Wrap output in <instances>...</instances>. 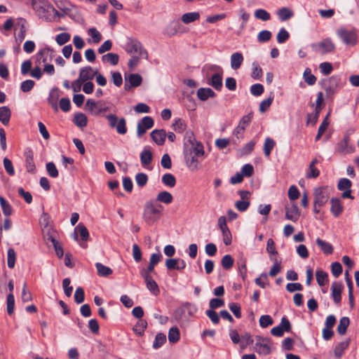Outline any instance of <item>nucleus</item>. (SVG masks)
Here are the masks:
<instances>
[{
  "mask_svg": "<svg viewBox=\"0 0 359 359\" xmlns=\"http://www.w3.org/2000/svg\"><path fill=\"white\" fill-rule=\"evenodd\" d=\"M319 69L322 74L328 75L332 72L333 67L330 62H324L320 64Z\"/></svg>",
  "mask_w": 359,
  "mask_h": 359,
  "instance_id": "64",
  "label": "nucleus"
},
{
  "mask_svg": "<svg viewBox=\"0 0 359 359\" xmlns=\"http://www.w3.org/2000/svg\"><path fill=\"white\" fill-rule=\"evenodd\" d=\"M337 151L342 154H351L355 151V146L349 143L348 135H345L339 142Z\"/></svg>",
  "mask_w": 359,
  "mask_h": 359,
  "instance_id": "15",
  "label": "nucleus"
},
{
  "mask_svg": "<svg viewBox=\"0 0 359 359\" xmlns=\"http://www.w3.org/2000/svg\"><path fill=\"white\" fill-rule=\"evenodd\" d=\"M273 100V97L271 96L267 99L262 100L259 104V110L261 113L266 111L271 105Z\"/></svg>",
  "mask_w": 359,
  "mask_h": 359,
  "instance_id": "58",
  "label": "nucleus"
},
{
  "mask_svg": "<svg viewBox=\"0 0 359 359\" xmlns=\"http://www.w3.org/2000/svg\"><path fill=\"white\" fill-rule=\"evenodd\" d=\"M7 304V312L8 315H12L14 312L15 309V298L13 293H9L7 296L6 299Z\"/></svg>",
  "mask_w": 359,
  "mask_h": 359,
  "instance_id": "50",
  "label": "nucleus"
},
{
  "mask_svg": "<svg viewBox=\"0 0 359 359\" xmlns=\"http://www.w3.org/2000/svg\"><path fill=\"white\" fill-rule=\"evenodd\" d=\"M271 348L272 343L269 338L257 337L255 350L259 354L264 355H269L271 351Z\"/></svg>",
  "mask_w": 359,
  "mask_h": 359,
  "instance_id": "10",
  "label": "nucleus"
},
{
  "mask_svg": "<svg viewBox=\"0 0 359 359\" xmlns=\"http://www.w3.org/2000/svg\"><path fill=\"white\" fill-rule=\"evenodd\" d=\"M316 276L317 283L320 286H323L328 282L327 273L321 269L316 271Z\"/></svg>",
  "mask_w": 359,
  "mask_h": 359,
  "instance_id": "41",
  "label": "nucleus"
},
{
  "mask_svg": "<svg viewBox=\"0 0 359 359\" xmlns=\"http://www.w3.org/2000/svg\"><path fill=\"white\" fill-rule=\"evenodd\" d=\"M111 128H115L120 135H125L127 133L126 121L124 118H119L116 114H108L105 116Z\"/></svg>",
  "mask_w": 359,
  "mask_h": 359,
  "instance_id": "7",
  "label": "nucleus"
},
{
  "mask_svg": "<svg viewBox=\"0 0 359 359\" xmlns=\"http://www.w3.org/2000/svg\"><path fill=\"white\" fill-rule=\"evenodd\" d=\"M350 320L348 317H342L337 326V332L340 335H344L346 332V330L349 325Z\"/></svg>",
  "mask_w": 359,
  "mask_h": 359,
  "instance_id": "40",
  "label": "nucleus"
},
{
  "mask_svg": "<svg viewBox=\"0 0 359 359\" xmlns=\"http://www.w3.org/2000/svg\"><path fill=\"white\" fill-rule=\"evenodd\" d=\"M337 35L346 46H353L358 42V34L354 29L339 28L337 30Z\"/></svg>",
  "mask_w": 359,
  "mask_h": 359,
  "instance_id": "3",
  "label": "nucleus"
},
{
  "mask_svg": "<svg viewBox=\"0 0 359 359\" xmlns=\"http://www.w3.org/2000/svg\"><path fill=\"white\" fill-rule=\"evenodd\" d=\"M207 68L209 71L215 72L208 83L212 86L216 90H221L222 88L223 69L221 67L215 65L208 66Z\"/></svg>",
  "mask_w": 359,
  "mask_h": 359,
  "instance_id": "4",
  "label": "nucleus"
},
{
  "mask_svg": "<svg viewBox=\"0 0 359 359\" xmlns=\"http://www.w3.org/2000/svg\"><path fill=\"white\" fill-rule=\"evenodd\" d=\"M254 15L255 18L262 21H268L271 19L270 13L263 8H259L255 10Z\"/></svg>",
  "mask_w": 359,
  "mask_h": 359,
  "instance_id": "42",
  "label": "nucleus"
},
{
  "mask_svg": "<svg viewBox=\"0 0 359 359\" xmlns=\"http://www.w3.org/2000/svg\"><path fill=\"white\" fill-rule=\"evenodd\" d=\"M190 153L191 156H203L204 148L203 144L197 142L191 131H187L184 136V156H188Z\"/></svg>",
  "mask_w": 359,
  "mask_h": 359,
  "instance_id": "2",
  "label": "nucleus"
},
{
  "mask_svg": "<svg viewBox=\"0 0 359 359\" xmlns=\"http://www.w3.org/2000/svg\"><path fill=\"white\" fill-rule=\"evenodd\" d=\"M70 34L69 33H60L55 36V41L60 46H62L70 40Z\"/></svg>",
  "mask_w": 359,
  "mask_h": 359,
  "instance_id": "56",
  "label": "nucleus"
},
{
  "mask_svg": "<svg viewBox=\"0 0 359 359\" xmlns=\"http://www.w3.org/2000/svg\"><path fill=\"white\" fill-rule=\"evenodd\" d=\"M97 69H93L90 66H87L80 69L79 78L80 79V80L83 81V82H86L93 79V78L95 76V75H97Z\"/></svg>",
  "mask_w": 359,
  "mask_h": 359,
  "instance_id": "17",
  "label": "nucleus"
},
{
  "mask_svg": "<svg viewBox=\"0 0 359 359\" xmlns=\"http://www.w3.org/2000/svg\"><path fill=\"white\" fill-rule=\"evenodd\" d=\"M147 288L155 296H157L160 293V290L156 282L152 278L151 276H144L143 278Z\"/></svg>",
  "mask_w": 359,
  "mask_h": 359,
  "instance_id": "24",
  "label": "nucleus"
},
{
  "mask_svg": "<svg viewBox=\"0 0 359 359\" xmlns=\"http://www.w3.org/2000/svg\"><path fill=\"white\" fill-rule=\"evenodd\" d=\"M55 51L50 48H45L41 49L37 54L39 60L42 62L46 63L50 62L54 57Z\"/></svg>",
  "mask_w": 359,
  "mask_h": 359,
  "instance_id": "22",
  "label": "nucleus"
},
{
  "mask_svg": "<svg viewBox=\"0 0 359 359\" xmlns=\"http://www.w3.org/2000/svg\"><path fill=\"white\" fill-rule=\"evenodd\" d=\"M166 341L165 334L163 333H158L156 335L155 339L154 341L152 347L154 349H158L161 347Z\"/></svg>",
  "mask_w": 359,
  "mask_h": 359,
  "instance_id": "44",
  "label": "nucleus"
},
{
  "mask_svg": "<svg viewBox=\"0 0 359 359\" xmlns=\"http://www.w3.org/2000/svg\"><path fill=\"white\" fill-rule=\"evenodd\" d=\"M244 60L241 53L236 52L231 55V67L233 69H239Z\"/></svg>",
  "mask_w": 359,
  "mask_h": 359,
  "instance_id": "29",
  "label": "nucleus"
},
{
  "mask_svg": "<svg viewBox=\"0 0 359 359\" xmlns=\"http://www.w3.org/2000/svg\"><path fill=\"white\" fill-rule=\"evenodd\" d=\"M304 79L307 84L312 86L316 81V76L311 74V71L310 69L307 68L304 72Z\"/></svg>",
  "mask_w": 359,
  "mask_h": 359,
  "instance_id": "54",
  "label": "nucleus"
},
{
  "mask_svg": "<svg viewBox=\"0 0 359 359\" xmlns=\"http://www.w3.org/2000/svg\"><path fill=\"white\" fill-rule=\"evenodd\" d=\"M88 34L93 39V42L98 43L102 39V35L95 27H91L88 30Z\"/></svg>",
  "mask_w": 359,
  "mask_h": 359,
  "instance_id": "51",
  "label": "nucleus"
},
{
  "mask_svg": "<svg viewBox=\"0 0 359 359\" xmlns=\"http://www.w3.org/2000/svg\"><path fill=\"white\" fill-rule=\"evenodd\" d=\"M291 331V324L287 317L284 316L281 318L279 325L271 329V333L276 337H282L284 332Z\"/></svg>",
  "mask_w": 359,
  "mask_h": 359,
  "instance_id": "11",
  "label": "nucleus"
},
{
  "mask_svg": "<svg viewBox=\"0 0 359 359\" xmlns=\"http://www.w3.org/2000/svg\"><path fill=\"white\" fill-rule=\"evenodd\" d=\"M79 235L81 236V239L84 241H86L89 238V233L87 228L83 224H79L74 229V238L76 241H78Z\"/></svg>",
  "mask_w": 359,
  "mask_h": 359,
  "instance_id": "23",
  "label": "nucleus"
},
{
  "mask_svg": "<svg viewBox=\"0 0 359 359\" xmlns=\"http://www.w3.org/2000/svg\"><path fill=\"white\" fill-rule=\"evenodd\" d=\"M180 27L179 22L172 21L170 23V25L166 28V33L170 36H173L177 33L178 29Z\"/></svg>",
  "mask_w": 359,
  "mask_h": 359,
  "instance_id": "52",
  "label": "nucleus"
},
{
  "mask_svg": "<svg viewBox=\"0 0 359 359\" xmlns=\"http://www.w3.org/2000/svg\"><path fill=\"white\" fill-rule=\"evenodd\" d=\"M180 339V331L176 327H172L168 332V340L171 343H176Z\"/></svg>",
  "mask_w": 359,
  "mask_h": 359,
  "instance_id": "49",
  "label": "nucleus"
},
{
  "mask_svg": "<svg viewBox=\"0 0 359 359\" xmlns=\"http://www.w3.org/2000/svg\"><path fill=\"white\" fill-rule=\"evenodd\" d=\"M142 78L140 74H132L126 79L125 89L129 90L130 88H135L141 85Z\"/></svg>",
  "mask_w": 359,
  "mask_h": 359,
  "instance_id": "20",
  "label": "nucleus"
},
{
  "mask_svg": "<svg viewBox=\"0 0 359 359\" xmlns=\"http://www.w3.org/2000/svg\"><path fill=\"white\" fill-rule=\"evenodd\" d=\"M21 299L24 303L30 302L32 299V293L27 290L26 283H24L22 287Z\"/></svg>",
  "mask_w": 359,
  "mask_h": 359,
  "instance_id": "60",
  "label": "nucleus"
},
{
  "mask_svg": "<svg viewBox=\"0 0 359 359\" xmlns=\"http://www.w3.org/2000/svg\"><path fill=\"white\" fill-rule=\"evenodd\" d=\"M329 196L326 189L323 187H318L314 189L313 203L318 206H323L328 201Z\"/></svg>",
  "mask_w": 359,
  "mask_h": 359,
  "instance_id": "14",
  "label": "nucleus"
},
{
  "mask_svg": "<svg viewBox=\"0 0 359 359\" xmlns=\"http://www.w3.org/2000/svg\"><path fill=\"white\" fill-rule=\"evenodd\" d=\"M0 205H1V208L2 209L3 213L4 214V215L9 216L12 214L13 209H12L11 205L1 196H0Z\"/></svg>",
  "mask_w": 359,
  "mask_h": 359,
  "instance_id": "46",
  "label": "nucleus"
},
{
  "mask_svg": "<svg viewBox=\"0 0 359 359\" xmlns=\"http://www.w3.org/2000/svg\"><path fill=\"white\" fill-rule=\"evenodd\" d=\"M184 156L186 164H187V167L191 170H196L198 169L199 162H198V158L199 157H201L202 156H195V155L191 156V154L189 153L188 156Z\"/></svg>",
  "mask_w": 359,
  "mask_h": 359,
  "instance_id": "26",
  "label": "nucleus"
},
{
  "mask_svg": "<svg viewBox=\"0 0 359 359\" xmlns=\"http://www.w3.org/2000/svg\"><path fill=\"white\" fill-rule=\"evenodd\" d=\"M273 323V321L272 318L269 315H263L259 318V325L263 328H266L269 325H271Z\"/></svg>",
  "mask_w": 359,
  "mask_h": 359,
  "instance_id": "63",
  "label": "nucleus"
},
{
  "mask_svg": "<svg viewBox=\"0 0 359 359\" xmlns=\"http://www.w3.org/2000/svg\"><path fill=\"white\" fill-rule=\"evenodd\" d=\"M140 158L142 165L144 168H147L151 163L153 156L150 149L148 147H145L143 149L140 153Z\"/></svg>",
  "mask_w": 359,
  "mask_h": 359,
  "instance_id": "21",
  "label": "nucleus"
},
{
  "mask_svg": "<svg viewBox=\"0 0 359 359\" xmlns=\"http://www.w3.org/2000/svg\"><path fill=\"white\" fill-rule=\"evenodd\" d=\"M277 15L281 21H285L293 16V12L288 8L283 7L277 11Z\"/></svg>",
  "mask_w": 359,
  "mask_h": 359,
  "instance_id": "38",
  "label": "nucleus"
},
{
  "mask_svg": "<svg viewBox=\"0 0 359 359\" xmlns=\"http://www.w3.org/2000/svg\"><path fill=\"white\" fill-rule=\"evenodd\" d=\"M16 253L13 248H9L7 252V264L9 269H13L15 264Z\"/></svg>",
  "mask_w": 359,
  "mask_h": 359,
  "instance_id": "47",
  "label": "nucleus"
},
{
  "mask_svg": "<svg viewBox=\"0 0 359 359\" xmlns=\"http://www.w3.org/2000/svg\"><path fill=\"white\" fill-rule=\"evenodd\" d=\"M290 37L288 32L285 28H281L277 34V41L279 43H285Z\"/></svg>",
  "mask_w": 359,
  "mask_h": 359,
  "instance_id": "61",
  "label": "nucleus"
},
{
  "mask_svg": "<svg viewBox=\"0 0 359 359\" xmlns=\"http://www.w3.org/2000/svg\"><path fill=\"white\" fill-rule=\"evenodd\" d=\"M154 120L150 116H144L137 126V135L139 137H142L147 130L154 126Z\"/></svg>",
  "mask_w": 359,
  "mask_h": 359,
  "instance_id": "12",
  "label": "nucleus"
},
{
  "mask_svg": "<svg viewBox=\"0 0 359 359\" xmlns=\"http://www.w3.org/2000/svg\"><path fill=\"white\" fill-rule=\"evenodd\" d=\"M102 60L105 63H110L111 65H116L119 60V57L116 53H109L102 57Z\"/></svg>",
  "mask_w": 359,
  "mask_h": 359,
  "instance_id": "36",
  "label": "nucleus"
},
{
  "mask_svg": "<svg viewBox=\"0 0 359 359\" xmlns=\"http://www.w3.org/2000/svg\"><path fill=\"white\" fill-rule=\"evenodd\" d=\"M197 97L201 101H206L210 97H215V93L210 88H201L197 90Z\"/></svg>",
  "mask_w": 359,
  "mask_h": 359,
  "instance_id": "28",
  "label": "nucleus"
},
{
  "mask_svg": "<svg viewBox=\"0 0 359 359\" xmlns=\"http://www.w3.org/2000/svg\"><path fill=\"white\" fill-rule=\"evenodd\" d=\"M300 216V211L295 203L285 207V218L292 222H296Z\"/></svg>",
  "mask_w": 359,
  "mask_h": 359,
  "instance_id": "18",
  "label": "nucleus"
},
{
  "mask_svg": "<svg viewBox=\"0 0 359 359\" xmlns=\"http://www.w3.org/2000/svg\"><path fill=\"white\" fill-rule=\"evenodd\" d=\"M162 212V205L154 200H149L144 205L142 219L147 224L152 225L161 218Z\"/></svg>",
  "mask_w": 359,
  "mask_h": 359,
  "instance_id": "1",
  "label": "nucleus"
},
{
  "mask_svg": "<svg viewBox=\"0 0 359 359\" xmlns=\"http://www.w3.org/2000/svg\"><path fill=\"white\" fill-rule=\"evenodd\" d=\"M95 267L97 269L98 275L102 277L109 276L113 272L111 269L99 262L95 264Z\"/></svg>",
  "mask_w": 359,
  "mask_h": 359,
  "instance_id": "37",
  "label": "nucleus"
},
{
  "mask_svg": "<svg viewBox=\"0 0 359 359\" xmlns=\"http://www.w3.org/2000/svg\"><path fill=\"white\" fill-rule=\"evenodd\" d=\"M180 311L183 313H188L189 316H193L197 311V307L191 303H185L183 304Z\"/></svg>",
  "mask_w": 359,
  "mask_h": 359,
  "instance_id": "53",
  "label": "nucleus"
},
{
  "mask_svg": "<svg viewBox=\"0 0 359 359\" xmlns=\"http://www.w3.org/2000/svg\"><path fill=\"white\" fill-rule=\"evenodd\" d=\"M187 128V124L184 120L182 118H177L175 120V123L172 124L173 130L179 133H183Z\"/></svg>",
  "mask_w": 359,
  "mask_h": 359,
  "instance_id": "48",
  "label": "nucleus"
},
{
  "mask_svg": "<svg viewBox=\"0 0 359 359\" xmlns=\"http://www.w3.org/2000/svg\"><path fill=\"white\" fill-rule=\"evenodd\" d=\"M200 19V13L198 12L187 13L182 15V21L185 24H189Z\"/></svg>",
  "mask_w": 359,
  "mask_h": 359,
  "instance_id": "33",
  "label": "nucleus"
},
{
  "mask_svg": "<svg viewBox=\"0 0 359 359\" xmlns=\"http://www.w3.org/2000/svg\"><path fill=\"white\" fill-rule=\"evenodd\" d=\"M316 242L318 246L320 248L321 250L325 254L330 255L333 252V247L330 243H327L319 238L316 239Z\"/></svg>",
  "mask_w": 359,
  "mask_h": 359,
  "instance_id": "32",
  "label": "nucleus"
},
{
  "mask_svg": "<svg viewBox=\"0 0 359 359\" xmlns=\"http://www.w3.org/2000/svg\"><path fill=\"white\" fill-rule=\"evenodd\" d=\"M221 264L224 269L229 270L233 265V259L231 255H226L222 257Z\"/></svg>",
  "mask_w": 359,
  "mask_h": 359,
  "instance_id": "55",
  "label": "nucleus"
},
{
  "mask_svg": "<svg viewBox=\"0 0 359 359\" xmlns=\"http://www.w3.org/2000/svg\"><path fill=\"white\" fill-rule=\"evenodd\" d=\"M150 135L153 141L158 145H163L164 144L166 137V133L164 130H154L151 133Z\"/></svg>",
  "mask_w": 359,
  "mask_h": 359,
  "instance_id": "25",
  "label": "nucleus"
},
{
  "mask_svg": "<svg viewBox=\"0 0 359 359\" xmlns=\"http://www.w3.org/2000/svg\"><path fill=\"white\" fill-rule=\"evenodd\" d=\"M311 47L313 51L321 55L333 53L336 48L330 38H325L318 43H313L311 45Z\"/></svg>",
  "mask_w": 359,
  "mask_h": 359,
  "instance_id": "6",
  "label": "nucleus"
},
{
  "mask_svg": "<svg viewBox=\"0 0 359 359\" xmlns=\"http://www.w3.org/2000/svg\"><path fill=\"white\" fill-rule=\"evenodd\" d=\"M135 181L139 187H143L144 186L146 185L148 181V177L146 174L143 172H140L136 175Z\"/></svg>",
  "mask_w": 359,
  "mask_h": 359,
  "instance_id": "62",
  "label": "nucleus"
},
{
  "mask_svg": "<svg viewBox=\"0 0 359 359\" xmlns=\"http://www.w3.org/2000/svg\"><path fill=\"white\" fill-rule=\"evenodd\" d=\"M11 116V111L8 107L4 106L0 107V121L3 125H8Z\"/></svg>",
  "mask_w": 359,
  "mask_h": 359,
  "instance_id": "30",
  "label": "nucleus"
},
{
  "mask_svg": "<svg viewBox=\"0 0 359 359\" xmlns=\"http://www.w3.org/2000/svg\"><path fill=\"white\" fill-rule=\"evenodd\" d=\"M330 203H331V208H330L331 212L335 217H339L341 214V212H343V210H344V208L341 203L340 200L338 198H332L330 200Z\"/></svg>",
  "mask_w": 359,
  "mask_h": 359,
  "instance_id": "27",
  "label": "nucleus"
},
{
  "mask_svg": "<svg viewBox=\"0 0 359 359\" xmlns=\"http://www.w3.org/2000/svg\"><path fill=\"white\" fill-rule=\"evenodd\" d=\"M275 144H276V142L273 139H271L270 137L266 138L264 144V153L266 156L268 157L270 156V154H271L272 149H273V147H275Z\"/></svg>",
  "mask_w": 359,
  "mask_h": 359,
  "instance_id": "45",
  "label": "nucleus"
},
{
  "mask_svg": "<svg viewBox=\"0 0 359 359\" xmlns=\"http://www.w3.org/2000/svg\"><path fill=\"white\" fill-rule=\"evenodd\" d=\"M350 340H346L339 343L334 348V355L337 358H341L344 351L348 347Z\"/></svg>",
  "mask_w": 359,
  "mask_h": 359,
  "instance_id": "39",
  "label": "nucleus"
},
{
  "mask_svg": "<svg viewBox=\"0 0 359 359\" xmlns=\"http://www.w3.org/2000/svg\"><path fill=\"white\" fill-rule=\"evenodd\" d=\"M352 186V182L350 180L347 178H341L338 182L337 188L340 191H343L341 194V196L344 198H351L353 197L351 196V187Z\"/></svg>",
  "mask_w": 359,
  "mask_h": 359,
  "instance_id": "13",
  "label": "nucleus"
},
{
  "mask_svg": "<svg viewBox=\"0 0 359 359\" xmlns=\"http://www.w3.org/2000/svg\"><path fill=\"white\" fill-rule=\"evenodd\" d=\"M162 183L170 188H172L176 184V178L175 177L170 173H165L162 176L161 178Z\"/></svg>",
  "mask_w": 359,
  "mask_h": 359,
  "instance_id": "35",
  "label": "nucleus"
},
{
  "mask_svg": "<svg viewBox=\"0 0 359 359\" xmlns=\"http://www.w3.org/2000/svg\"><path fill=\"white\" fill-rule=\"evenodd\" d=\"M172 201V195L167 191H160L156 196V201L160 203H163L168 205L171 203Z\"/></svg>",
  "mask_w": 359,
  "mask_h": 359,
  "instance_id": "31",
  "label": "nucleus"
},
{
  "mask_svg": "<svg viewBox=\"0 0 359 359\" xmlns=\"http://www.w3.org/2000/svg\"><path fill=\"white\" fill-rule=\"evenodd\" d=\"M344 289V285L340 282H333L331 285V296L334 303L339 305L341 299V292Z\"/></svg>",
  "mask_w": 359,
  "mask_h": 359,
  "instance_id": "16",
  "label": "nucleus"
},
{
  "mask_svg": "<svg viewBox=\"0 0 359 359\" xmlns=\"http://www.w3.org/2000/svg\"><path fill=\"white\" fill-rule=\"evenodd\" d=\"M86 105L90 113L94 116H99L102 113L109 111L110 109L108 104L102 100L95 102L93 100L88 99L86 101Z\"/></svg>",
  "mask_w": 359,
  "mask_h": 359,
  "instance_id": "8",
  "label": "nucleus"
},
{
  "mask_svg": "<svg viewBox=\"0 0 359 359\" xmlns=\"http://www.w3.org/2000/svg\"><path fill=\"white\" fill-rule=\"evenodd\" d=\"M25 167L26 170L29 173H35L36 166L34 161L33 151L30 149H26L25 151Z\"/></svg>",
  "mask_w": 359,
  "mask_h": 359,
  "instance_id": "19",
  "label": "nucleus"
},
{
  "mask_svg": "<svg viewBox=\"0 0 359 359\" xmlns=\"http://www.w3.org/2000/svg\"><path fill=\"white\" fill-rule=\"evenodd\" d=\"M46 170L50 177L56 178L58 177V170L53 162H49L46 164Z\"/></svg>",
  "mask_w": 359,
  "mask_h": 359,
  "instance_id": "59",
  "label": "nucleus"
},
{
  "mask_svg": "<svg viewBox=\"0 0 359 359\" xmlns=\"http://www.w3.org/2000/svg\"><path fill=\"white\" fill-rule=\"evenodd\" d=\"M74 123L79 128H83L87 126V116L83 113L76 114L74 116Z\"/></svg>",
  "mask_w": 359,
  "mask_h": 359,
  "instance_id": "43",
  "label": "nucleus"
},
{
  "mask_svg": "<svg viewBox=\"0 0 359 359\" xmlns=\"http://www.w3.org/2000/svg\"><path fill=\"white\" fill-rule=\"evenodd\" d=\"M272 36V34L269 30H262L257 35V40L260 43L269 41Z\"/></svg>",
  "mask_w": 359,
  "mask_h": 359,
  "instance_id": "57",
  "label": "nucleus"
},
{
  "mask_svg": "<svg viewBox=\"0 0 359 359\" xmlns=\"http://www.w3.org/2000/svg\"><path fill=\"white\" fill-rule=\"evenodd\" d=\"M60 94L57 88H53L49 94L48 102L55 110H57V100Z\"/></svg>",
  "mask_w": 359,
  "mask_h": 359,
  "instance_id": "34",
  "label": "nucleus"
},
{
  "mask_svg": "<svg viewBox=\"0 0 359 359\" xmlns=\"http://www.w3.org/2000/svg\"><path fill=\"white\" fill-rule=\"evenodd\" d=\"M125 50L129 54L137 55L142 56L143 58L147 59L148 57V53L142 46V43L134 39H128L127 42L124 46Z\"/></svg>",
  "mask_w": 359,
  "mask_h": 359,
  "instance_id": "5",
  "label": "nucleus"
},
{
  "mask_svg": "<svg viewBox=\"0 0 359 359\" xmlns=\"http://www.w3.org/2000/svg\"><path fill=\"white\" fill-rule=\"evenodd\" d=\"M341 78L339 76H332L324 82V90L327 97H332L341 87Z\"/></svg>",
  "mask_w": 359,
  "mask_h": 359,
  "instance_id": "9",
  "label": "nucleus"
}]
</instances>
